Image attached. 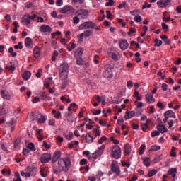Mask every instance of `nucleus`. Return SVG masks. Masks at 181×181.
Here are the masks:
<instances>
[{
    "mask_svg": "<svg viewBox=\"0 0 181 181\" xmlns=\"http://www.w3.org/2000/svg\"><path fill=\"white\" fill-rule=\"evenodd\" d=\"M71 6L66 5L60 9V13H67L69 11H71Z\"/></svg>",
    "mask_w": 181,
    "mask_h": 181,
    "instance_id": "25",
    "label": "nucleus"
},
{
    "mask_svg": "<svg viewBox=\"0 0 181 181\" xmlns=\"http://www.w3.org/2000/svg\"><path fill=\"white\" fill-rule=\"evenodd\" d=\"M26 170L31 173L32 176H35L36 175V172H37V168L36 167H30V165L27 166Z\"/></svg>",
    "mask_w": 181,
    "mask_h": 181,
    "instance_id": "16",
    "label": "nucleus"
},
{
    "mask_svg": "<svg viewBox=\"0 0 181 181\" xmlns=\"http://www.w3.org/2000/svg\"><path fill=\"white\" fill-rule=\"evenodd\" d=\"M133 117H135V111L127 110L126 115H124L125 119H131Z\"/></svg>",
    "mask_w": 181,
    "mask_h": 181,
    "instance_id": "18",
    "label": "nucleus"
},
{
    "mask_svg": "<svg viewBox=\"0 0 181 181\" xmlns=\"http://www.w3.org/2000/svg\"><path fill=\"white\" fill-rule=\"evenodd\" d=\"M135 32H136V29L135 28H132L129 30V33H127V35L129 36H131V35H132V33H135Z\"/></svg>",
    "mask_w": 181,
    "mask_h": 181,
    "instance_id": "50",
    "label": "nucleus"
},
{
    "mask_svg": "<svg viewBox=\"0 0 181 181\" xmlns=\"http://www.w3.org/2000/svg\"><path fill=\"white\" fill-rule=\"evenodd\" d=\"M135 112V117H139L140 115H142V112H144V111L141 109H136Z\"/></svg>",
    "mask_w": 181,
    "mask_h": 181,
    "instance_id": "45",
    "label": "nucleus"
},
{
    "mask_svg": "<svg viewBox=\"0 0 181 181\" xmlns=\"http://www.w3.org/2000/svg\"><path fill=\"white\" fill-rule=\"evenodd\" d=\"M1 95L4 100H7L9 101L11 100V95L8 90H1Z\"/></svg>",
    "mask_w": 181,
    "mask_h": 181,
    "instance_id": "14",
    "label": "nucleus"
},
{
    "mask_svg": "<svg viewBox=\"0 0 181 181\" xmlns=\"http://www.w3.org/2000/svg\"><path fill=\"white\" fill-rule=\"evenodd\" d=\"M67 84H69V82H67V81H64L62 83V90H64L66 87H67Z\"/></svg>",
    "mask_w": 181,
    "mask_h": 181,
    "instance_id": "52",
    "label": "nucleus"
},
{
    "mask_svg": "<svg viewBox=\"0 0 181 181\" xmlns=\"http://www.w3.org/2000/svg\"><path fill=\"white\" fill-rule=\"evenodd\" d=\"M56 5L57 6H62L63 5V0H57Z\"/></svg>",
    "mask_w": 181,
    "mask_h": 181,
    "instance_id": "64",
    "label": "nucleus"
},
{
    "mask_svg": "<svg viewBox=\"0 0 181 181\" xmlns=\"http://www.w3.org/2000/svg\"><path fill=\"white\" fill-rule=\"evenodd\" d=\"M161 25L163 30H166V31L169 30V27L168 26V25H166V23H162Z\"/></svg>",
    "mask_w": 181,
    "mask_h": 181,
    "instance_id": "60",
    "label": "nucleus"
},
{
    "mask_svg": "<svg viewBox=\"0 0 181 181\" xmlns=\"http://www.w3.org/2000/svg\"><path fill=\"white\" fill-rule=\"evenodd\" d=\"M62 156V152L57 151L54 153V155L52 156V163H56V162L59 160Z\"/></svg>",
    "mask_w": 181,
    "mask_h": 181,
    "instance_id": "12",
    "label": "nucleus"
},
{
    "mask_svg": "<svg viewBox=\"0 0 181 181\" xmlns=\"http://www.w3.org/2000/svg\"><path fill=\"white\" fill-rule=\"evenodd\" d=\"M119 45L120 49L122 50H127V48L129 46V44L128 43V41L127 40H122L119 42Z\"/></svg>",
    "mask_w": 181,
    "mask_h": 181,
    "instance_id": "13",
    "label": "nucleus"
},
{
    "mask_svg": "<svg viewBox=\"0 0 181 181\" xmlns=\"http://www.w3.org/2000/svg\"><path fill=\"white\" fill-rule=\"evenodd\" d=\"M73 23H74V25H78V23H80V18H78V16L73 18Z\"/></svg>",
    "mask_w": 181,
    "mask_h": 181,
    "instance_id": "42",
    "label": "nucleus"
},
{
    "mask_svg": "<svg viewBox=\"0 0 181 181\" xmlns=\"http://www.w3.org/2000/svg\"><path fill=\"white\" fill-rule=\"evenodd\" d=\"M83 49L82 47L78 48L74 53L75 57H82L83 56Z\"/></svg>",
    "mask_w": 181,
    "mask_h": 181,
    "instance_id": "26",
    "label": "nucleus"
},
{
    "mask_svg": "<svg viewBox=\"0 0 181 181\" xmlns=\"http://www.w3.org/2000/svg\"><path fill=\"white\" fill-rule=\"evenodd\" d=\"M94 28H95V23L91 21H86L79 25L78 30H83L84 29H94Z\"/></svg>",
    "mask_w": 181,
    "mask_h": 181,
    "instance_id": "4",
    "label": "nucleus"
},
{
    "mask_svg": "<svg viewBox=\"0 0 181 181\" xmlns=\"http://www.w3.org/2000/svg\"><path fill=\"white\" fill-rule=\"evenodd\" d=\"M112 5H114V0H109V1L105 4V6H112Z\"/></svg>",
    "mask_w": 181,
    "mask_h": 181,
    "instance_id": "58",
    "label": "nucleus"
},
{
    "mask_svg": "<svg viewBox=\"0 0 181 181\" xmlns=\"http://www.w3.org/2000/svg\"><path fill=\"white\" fill-rule=\"evenodd\" d=\"M152 5L148 4V2H145L144 5L142 6V9H146V8H151Z\"/></svg>",
    "mask_w": 181,
    "mask_h": 181,
    "instance_id": "55",
    "label": "nucleus"
},
{
    "mask_svg": "<svg viewBox=\"0 0 181 181\" xmlns=\"http://www.w3.org/2000/svg\"><path fill=\"white\" fill-rule=\"evenodd\" d=\"M14 49H20V50H22V49H23V45H22V42H18V45H15Z\"/></svg>",
    "mask_w": 181,
    "mask_h": 181,
    "instance_id": "49",
    "label": "nucleus"
},
{
    "mask_svg": "<svg viewBox=\"0 0 181 181\" xmlns=\"http://www.w3.org/2000/svg\"><path fill=\"white\" fill-rule=\"evenodd\" d=\"M112 153L115 159H119L121 158V147L119 146H113Z\"/></svg>",
    "mask_w": 181,
    "mask_h": 181,
    "instance_id": "5",
    "label": "nucleus"
},
{
    "mask_svg": "<svg viewBox=\"0 0 181 181\" xmlns=\"http://www.w3.org/2000/svg\"><path fill=\"white\" fill-rule=\"evenodd\" d=\"M71 165V159L69 157L61 158L58 160V165L59 172H67L70 170V165Z\"/></svg>",
    "mask_w": 181,
    "mask_h": 181,
    "instance_id": "1",
    "label": "nucleus"
},
{
    "mask_svg": "<svg viewBox=\"0 0 181 181\" xmlns=\"http://www.w3.org/2000/svg\"><path fill=\"white\" fill-rule=\"evenodd\" d=\"M68 51L69 52H71V50H73V49H76V43L72 42L71 45V47H68Z\"/></svg>",
    "mask_w": 181,
    "mask_h": 181,
    "instance_id": "51",
    "label": "nucleus"
},
{
    "mask_svg": "<svg viewBox=\"0 0 181 181\" xmlns=\"http://www.w3.org/2000/svg\"><path fill=\"white\" fill-rule=\"evenodd\" d=\"M159 135H160V132L158 130H154L151 134V138H155V136H159Z\"/></svg>",
    "mask_w": 181,
    "mask_h": 181,
    "instance_id": "36",
    "label": "nucleus"
},
{
    "mask_svg": "<svg viewBox=\"0 0 181 181\" xmlns=\"http://www.w3.org/2000/svg\"><path fill=\"white\" fill-rule=\"evenodd\" d=\"M8 53H10L12 56V57H16V56H18V53L13 52V47H10L8 49Z\"/></svg>",
    "mask_w": 181,
    "mask_h": 181,
    "instance_id": "38",
    "label": "nucleus"
},
{
    "mask_svg": "<svg viewBox=\"0 0 181 181\" xmlns=\"http://www.w3.org/2000/svg\"><path fill=\"white\" fill-rule=\"evenodd\" d=\"M76 63L78 64V66H81L83 64V59L81 57H76Z\"/></svg>",
    "mask_w": 181,
    "mask_h": 181,
    "instance_id": "53",
    "label": "nucleus"
},
{
    "mask_svg": "<svg viewBox=\"0 0 181 181\" xmlns=\"http://www.w3.org/2000/svg\"><path fill=\"white\" fill-rule=\"evenodd\" d=\"M145 148H146L145 144H142L140 146V148H139V155H144V151H145Z\"/></svg>",
    "mask_w": 181,
    "mask_h": 181,
    "instance_id": "40",
    "label": "nucleus"
},
{
    "mask_svg": "<svg viewBox=\"0 0 181 181\" xmlns=\"http://www.w3.org/2000/svg\"><path fill=\"white\" fill-rule=\"evenodd\" d=\"M84 35L85 37H90L93 35V30H85Z\"/></svg>",
    "mask_w": 181,
    "mask_h": 181,
    "instance_id": "43",
    "label": "nucleus"
},
{
    "mask_svg": "<svg viewBox=\"0 0 181 181\" xmlns=\"http://www.w3.org/2000/svg\"><path fill=\"white\" fill-rule=\"evenodd\" d=\"M156 173H158V170H151L148 171V177H152V176H155Z\"/></svg>",
    "mask_w": 181,
    "mask_h": 181,
    "instance_id": "39",
    "label": "nucleus"
},
{
    "mask_svg": "<svg viewBox=\"0 0 181 181\" xmlns=\"http://www.w3.org/2000/svg\"><path fill=\"white\" fill-rule=\"evenodd\" d=\"M157 107L160 108V110H165V105L161 102H158Z\"/></svg>",
    "mask_w": 181,
    "mask_h": 181,
    "instance_id": "56",
    "label": "nucleus"
},
{
    "mask_svg": "<svg viewBox=\"0 0 181 181\" xmlns=\"http://www.w3.org/2000/svg\"><path fill=\"white\" fill-rule=\"evenodd\" d=\"M86 141L87 142V144H93V142H94V137L91 136V134H86Z\"/></svg>",
    "mask_w": 181,
    "mask_h": 181,
    "instance_id": "22",
    "label": "nucleus"
},
{
    "mask_svg": "<svg viewBox=\"0 0 181 181\" xmlns=\"http://www.w3.org/2000/svg\"><path fill=\"white\" fill-rule=\"evenodd\" d=\"M157 129L159 131L161 134H165V132H168V129L165 125L158 124L157 126Z\"/></svg>",
    "mask_w": 181,
    "mask_h": 181,
    "instance_id": "23",
    "label": "nucleus"
},
{
    "mask_svg": "<svg viewBox=\"0 0 181 181\" xmlns=\"http://www.w3.org/2000/svg\"><path fill=\"white\" fill-rule=\"evenodd\" d=\"M37 18V15L32 14L26 13L22 18H21V23L28 26V25H30L31 22H33Z\"/></svg>",
    "mask_w": 181,
    "mask_h": 181,
    "instance_id": "2",
    "label": "nucleus"
},
{
    "mask_svg": "<svg viewBox=\"0 0 181 181\" xmlns=\"http://www.w3.org/2000/svg\"><path fill=\"white\" fill-rule=\"evenodd\" d=\"M164 115H166L167 117H169L170 118H176V115L175 112H173V110H167Z\"/></svg>",
    "mask_w": 181,
    "mask_h": 181,
    "instance_id": "28",
    "label": "nucleus"
},
{
    "mask_svg": "<svg viewBox=\"0 0 181 181\" xmlns=\"http://www.w3.org/2000/svg\"><path fill=\"white\" fill-rule=\"evenodd\" d=\"M160 39H162V40H163V42L165 43V45H170V43H171L170 39H168V36L166 35H161Z\"/></svg>",
    "mask_w": 181,
    "mask_h": 181,
    "instance_id": "30",
    "label": "nucleus"
},
{
    "mask_svg": "<svg viewBox=\"0 0 181 181\" xmlns=\"http://www.w3.org/2000/svg\"><path fill=\"white\" fill-rule=\"evenodd\" d=\"M11 66H6L7 70H10V71H15L16 69V64H18V61H12L10 62Z\"/></svg>",
    "mask_w": 181,
    "mask_h": 181,
    "instance_id": "15",
    "label": "nucleus"
},
{
    "mask_svg": "<svg viewBox=\"0 0 181 181\" xmlns=\"http://www.w3.org/2000/svg\"><path fill=\"white\" fill-rule=\"evenodd\" d=\"M35 119H37L39 124H43L46 121V117L42 114H38Z\"/></svg>",
    "mask_w": 181,
    "mask_h": 181,
    "instance_id": "19",
    "label": "nucleus"
},
{
    "mask_svg": "<svg viewBox=\"0 0 181 181\" xmlns=\"http://www.w3.org/2000/svg\"><path fill=\"white\" fill-rule=\"evenodd\" d=\"M104 141H107V136H103L100 138V139L98 140V144H103V142H104Z\"/></svg>",
    "mask_w": 181,
    "mask_h": 181,
    "instance_id": "54",
    "label": "nucleus"
},
{
    "mask_svg": "<svg viewBox=\"0 0 181 181\" xmlns=\"http://www.w3.org/2000/svg\"><path fill=\"white\" fill-rule=\"evenodd\" d=\"M105 150V146L102 145L100 147L95 151V152L93 154V159H98L104 153V151Z\"/></svg>",
    "mask_w": 181,
    "mask_h": 181,
    "instance_id": "7",
    "label": "nucleus"
},
{
    "mask_svg": "<svg viewBox=\"0 0 181 181\" xmlns=\"http://www.w3.org/2000/svg\"><path fill=\"white\" fill-rule=\"evenodd\" d=\"M40 30L41 33H43L44 35H50L52 33V27L47 25H42L40 27Z\"/></svg>",
    "mask_w": 181,
    "mask_h": 181,
    "instance_id": "8",
    "label": "nucleus"
},
{
    "mask_svg": "<svg viewBox=\"0 0 181 181\" xmlns=\"http://www.w3.org/2000/svg\"><path fill=\"white\" fill-rule=\"evenodd\" d=\"M170 5V0H160L157 1V6L158 8H166Z\"/></svg>",
    "mask_w": 181,
    "mask_h": 181,
    "instance_id": "10",
    "label": "nucleus"
},
{
    "mask_svg": "<svg viewBox=\"0 0 181 181\" xmlns=\"http://www.w3.org/2000/svg\"><path fill=\"white\" fill-rule=\"evenodd\" d=\"M135 22H141L142 21V17L141 16H136L134 17Z\"/></svg>",
    "mask_w": 181,
    "mask_h": 181,
    "instance_id": "61",
    "label": "nucleus"
},
{
    "mask_svg": "<svg viewBox=\"0 0 181 181\" xmlns=\"http://www.w3.org/2000/svg\"><path fill=\"white\" fill-rule=\"evenodd\" d=\"M100 128V126H98V128L93 129V132H95V138H97V136H100L101 135V130L98 129Z\"/></svg>",
    "mask_w": 181,
    "mask_h": 181,
    "instance_id": "33",
    "label": "nucleus"
},
{
    "mask_svg": "<svg viewBox=\"0 0 181 181\" xmlns=\"http://www.w3.org/2000/svg\"><path fill=\"white\" fill-rule=\"evenodd\" d=\"M153 151H160V146H156V145L151 146V147L149 149L148 152H152Z\"/></svg>",
    "mask_w": 181,
    "mask_h": 181,
    "instance_id": "35",
    "label": "nucleus"
},
{
    "mask_svg": "<svg viewBox=\"0 0 181 181\" xmlns=\"http://www.w3.org/2000/svg\"><path fill=\"white\" fill-rule=\"evenodd\" d=\"M143 162L145 166H147V168H149V166H151V158H144Z\"/></svg>",
    "mask_w": 181,
    "mask_h": 181,
    "instance_id": "32",
    "label": "nucleus"
},
{
    "mask_svg": "<svg viewBox=\"0 0 181 181\" xmlns=\"http://www.w3.org/2000/svg\"><path fill=\"white\" fill-rule=\"evenodd\" d=\"M75 107H77V104H76L75 103H71L68 107V111H69L70 112Z\"/></svg>",
    "mask_w": 181,
    "mask_h": 181,
    "instance_id": "47",
    "label": "nucleus"
},
{
    "mask_svg": "<svg viewBox=\"0 0 181 181\" xmlns=\"http://www.w3.org/2000/svg\"><path fill=\"white\" fill-rule=\"evenodd\" d=\"M30 76H32V72L30 71H26L22 74V78L23 80L28 81L30 78Z\"/></svg>",
    "mask_w": 181,
    "mask_h": 181,
    "instance_id": "24",
    "label": "nucleus"
},
{
    "mask_svg": "<svg viewBox=\"0 0 181 181\" xmlns=\"http://www.w3.org/2000/svg\"><path fill=\"white\" fill-rule=\"evenodd\" d=\"M146 100L148 103H155V99L153 98V94L148 93L146 95Z\"/></svg>",
    "mask_w": 181,
    "mask_h": 181,
    "instance_id": "27",
    "label": "nucleus"
},
{
    "mask_svg": "<svg viewBox=\"0 0 181 181\" xmlns=\"http://www.w3.org/2000/svg\"><path fill=\"white\" fill-rule=\"evenodd\" d=\"M111 170L114 173L117 175V176H119L121 175V170L119 169V166L115 165V163H112L111 164Z\"/></svg>",
    "mask_w": 181,
    "mask_h": 181,
    "instance_id": "11",
    "label": "nucleus"
},
{
    "mask_svg": "<svg viewBox=\"0 0 181 181\" xmlns=\"http://www.w3.org/2000/svg\"><path fill=\"white\" fill-rule=\"evenodd\" d=\"M75 13L76 16H79L81 19H87V18H88V15H90L88 10L84 8L77 11Z\"/></svg>",
    "mask_w": 181,
    "mask_h": 181,
    "instance_id": "6",
    "label": "nucleus"
},
{
    "mask_svg": "<svg viewBox=\"0 0 181 181\" xmlns=\"http://www.w3.org/2000/svg\"><path fill=\"white\" fill-rule=\"evenodd\" d=\"M132 148L129 144H126L124 145V153L125 155H129L131 153Z\"/></svg>",
    "mask_w": 181,
    "mask_h": 181,
    "instance_id": "29",
    "label": "nucleus"
},
{
    "mask_svg": "<svg viewBox=\"0 0 181 181\" xmlns=\"http://www.w3.org/2000/svg\"><path fill=\"white\" fill-rule=\"evenodd\" d=\"M40 97L44 101H50V100H52V98L50 96H48L47 93H46V91L42 92L40 94Z\"/></svg>",
    "mask_w": 181,
    "mask_h": 181,
    "instance_id": "21",
    "label": "nucleus"
},
{
    "mask_svg": "<svg viewBox=\"0 0 181 181\" xmlns=\"http://www.w3.org/2000/svg\"><path fill=\"white\" fill-rule=\"evenodd\" d=\"M27 148L33 151H36V148H35V144L33 143L28 144Z\"/></svg>",
    "mask_w": 181,
    "mask_h": 181,
    "instance_id": "41",
    "label": "nucleus"
},
{
    "mask_svg": "<svg viewBox=\"0 0 181 181\" xmlns=\"http://www.w3.org/2000/svg\"><path fill=\"white\" fill-rule=\"evenodd\" d=\"M43 72V69L40 68L38 69L37 72L36 73V77L37 78H40V77H42V74Z\"/></svg>",
    "mask_w": 181,
    "mask_h": 181,
    "instance_id": "46",
    "label": "nucleus"
},
{
    "mask_svg": "<svg viewBox=\"0 0 181 181\" xmlns=\"http://www.w3.org/2000/svg\"><path fill=\"white\" fill-rule=\"evenodd\" d=\"M108 54L113 60H118V55L115 52H109Z\"/></svg>",
    "mask_w": 181,
    "mask_h": 181,
    "instance_id": "37",
    "label": "nucleus"
},
{
    "mask_svg": "<svg viewBox=\"0 0 181 181\" xmlns=\"http://www.w3.org/2000/svg\"><path fill=\"white\" fill-rule=\"evenodd\" d=\"M122 166H126V168H129V166H131V163H127L125 161H122Z\"/></svg>",
    "mask_w": 181,
    "mask_h": 181,
    "instance_id": "63",
    "label": "nucleus"
},
{
    "mask_svg": "<svg viewBox=\"0 0 181 181\" xmlns=\"http://www.w3.org/2000/svg\"><path fill=\"white\" fill-rule=\"evenodd\" d=\"M176 173H177V169L171 168L168 171V175L172 176L173 177H176Z\"/></svg>",
    "mask_w": 181,
    "mask_h": 181,
    "instance_id": "20",
    "label": "nucleus"
},
{
    "mask_svg": "<svg viewBox=\"0 0 181 181\" xmlns=\"http://www.w3.org/2000/svg\"><path fill=\"white\" fill-rule=\"evenodd\" d=\"M112 69V66H111V64H107L105 66V73H110L111 71V69Z\"/></svg>",
    "mask_w": 181,
    "mask_h": 181,
    "instance_id": "44",
    "label": "nucleus"
},
{
    "mask_svg": "<svg viewBox=\"0 0 181 181\" xmlns=\"http://www.w3.org/2000/svg\"><path fill=\"white\" fill-rule=\"evenodd\" d=\"M154 46L156 47H160V45L163 43V42H162V40H159V39L156 38L154 40Z\"/></svg>",
    "mask_w": 181,
    "mask_h": 181,
    "instance_id": "34",
    "label": "nucleus"
},
{
    "mask_svg": "<svg viewBox=\"0 0 181 181\" xmlns=\"http://www.w3.org/2000/svg\"><path fill=\"white\" fill-rule=\"evenodd\" d=\"M91 112L93 115H100V114H101V109H98L97 110H92Z\"/></svg>",
    "mask_w": 181,
    "mask_h": 181,
    "instance_id": "48",
    "label": "nucleus"
},
{
    "mask_svg": "<svg viewBox=\"0 0 181 181\" xmlns=\"http://www.w3.org/2000/svg\"><path fill=\"white\" fill-rule=\"evenodd\" d=\"M33 54L35 59H39L40 57V48L39 46H36L33 49Z\"/></svg>",
    "mask_w": 181,
    "mask_h": 181,
    "instance_id": "17",
    "label": "nucleus"
},
{
    "mask_svg": "<svg viewBox=\"0 0 181 181\" xmlns=\"http://www.w3.org/2000/svg\"><path fill=\"white\" fill-rule=\"evenodd\" d=\"M30 45H32V38L30 37L25 38V47H30Z\"/></svg>",
    "mask_w": 181,
    "mask_h": 181,
    "instance_id": "31",
    "label": "nucleus"
},
{
    "mask_svg": "<svg viewBox=\"0 0 181 181\" xmlns=\"http://www.w3.org/2000/svg\"><path fill=\"white\" fill-rule=\"evenodd\" d=\"M39 101H40V97H39V96L34 98L33 100V103L34 104H36V103H39Z\"/></svg>",
    "mask_w": 181,
    "mask_h": 181,
    "instance_id": "62",
    "label": "nucleus"
},
{
    "mask_svg": "<svg viewBox=\"0 0 181 181\" xmlns=\"http://www.w3.org/2000/svg\"><path fill=\"white\" fill-rule=\"evenodd\" d=\"M48 124L51 127H54V125H56V121L54 119H49Z\"/></svg>",
    "mask_w": 181,
    "mask_h": 181,
    "instance_id": "57",
    "label": "nucleus"
},
{
    "mask_svg": "<svg viewBox=\"0 0 181 181\" xmlns=\"http://www.w3.org/2000/svg\"><path fill=\"white\" fill-rule=\"evenodd\" d=\"M106 13H107V16H106L107 19H111V16H112V14L111 13V11L110 10L106 11Z\"/></svg>",
    "mask_w": 181,
    "mask_h": 181,
    "instance_id": "59",
    "label": "nucleus"
},
{
    "mask_svg": "<svg viewBox=\"0 0 181 181\" xmlns=\"http://www.w3.org/2000/svg\"><path fill=\"white\" fill-rule=\"evenodd\" d=\"M59 71L62 80H66L69 76V64L66 62L61 64Z\"/></svg>",
    "mask_w": 181,
    "mask_h": 181,
    "instance_id": "3",
    "label": "nucleus"
},
{
    "mask_svg": "<svg viewBox=\"0 0 181 181\" xmlns=\"http://www.w3.org/2000/svg\"><path fill=\"white\" fill-rule=\"evenodd\" d=\"M41 163H49L52 160V155L50 153H44L40 157Z\"/></svg>",
    "mask_w": 181,
    "mask_h": 181,
    "instance_id": "9",
    "label": "nucleus"
}]
</instances>
